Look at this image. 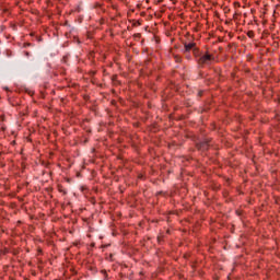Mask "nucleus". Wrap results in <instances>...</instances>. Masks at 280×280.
Returning <instances> with one entry per match:
<instances>
[{
    "instance_id": "obj_9",
    "label": "nucleus",
    "mask_w": 280,
    "mask_h": 280,
    "mask_svg": "<svg viewBox=\"0 0 280 280\" xmlns=\"http://www.w3.org/2000/svg\"><path fill=\"white\" fill-rule=\"evenodd\" d=\"M254 36H255L254 31H248V32H247V37H248V38L253 39Z\"/></svg>"
},
{
    "instance_id": "obj_4",
    "label": "nucleus",
    "mask_w": 280,
    "mask_h": 280,
    "mask_svg": "<svg viewBox=\"0 0 280 280\" xmlns=\"http://www.w3.org/2000/svg\"><path fill=\"white\" fill-rule=\"evenodd\" d=\"M110 81H113V85L114 86L121 85V82L118 80V75L117 74H113V77H110Z\"/></svg>"
},
{
    "instance_id": "obj_19",
    "label": "nucleus",
    "mask_w": 280,
    "mask_h": 280,
    "mask_svg": "<svg viewBox=\"0 0 280 280\" xmlns=\"http://www.w3.org/2000/svg\"><path fill=\"white\" fill-rule=\"evenodd\" d=\"M4 91H5V92H9L10 89H9L8 86H4Z\"/></svg>"
},
{
    "instance_id": "obj_7",
    "label": "nucleus",
    "mask_w": 280,
    "mask_h": 280,
    "mask_svg": "<svg viewBox=\"0 0 280 280\" xmlns=\"http://www.w3.org/2000/svg\"><path fill=\"white\" fill-rule=\"evenodd\" d=\"M173 59H174L175 62H177V63L183 62V57H180L179 55H173Z\"/></svg>"
},
{
    "instance_id": "obj_3",
    "label": "nucleus",
    "mask_w": 280,
    "mask_h": 280,
    "mask_svg": "<svg viewBox=\"0 0 280 280\" xmlns=\"http://www.w3.org/2000/svg\"><path fill=\"white\" fill-rule=\"evenodd\" d=\"M191 51V54L196 57H199V54H203V51L197 47V44L191 42V43H184V54H188Z\"/></svg>"
},
{
    "instance_id": "obj_18",
    "label": "nucleus",
    "mask_w": 280,
    "mask_h": 280,
    "mask_svg": "<svg viewBox=\"0 0 280 280\" xmlns=\"http://www.w3.org/2000/svg\"><path fill=\"white\" fill-rule=\"evenodd\" d=\"M24 56L30 57V52L28 51H24Z\"/></svg>"
},
{
    "instance_id": "obj_13",
    "label": "nucleus",
    "mask_w": 280,
    "mask_h": 280,
    "mask_svg": "<svg viewBox=\"0 0 280 280\" xmlns=\"http://www.w3.org/2000/svg\"><path fill=\"white\" fill-rule=\"evenodd\" d=\"M31 46H32V44H30V43H24V44H23V47H24V48H27V47H31Z\"/></svg>"
},
{
    "instance_id": "obj_5",
    "label": "nucleus",
    "mask_w": 280,
    "mask_h": 280,
    "mask_svg": "<svg viewBox=\"0 0 280 280\" xmlns=\"http://www.w3.org/2000/svg\"><path fill=\"white\" fill-rule=\"evenodd\" d=\"M57 191H59V194H62V196L67 195V190L65 189L63 185H61V184L57 185Z\"/></svg>"
},
{
    "instance_id": "obj_21",
    "label": "nucleus",
    "mask_w": 280,
    "mask_h": 280,
    "mask_svg": "<svg viewBox=\"0 0 280 280\" xmlns=\"http://www.w3.org/2000/svg\"><path fill=\"white\" fill-rule=\"evenodd\" d=\"M161 194H162V191L158 192V195H161Z\"/></svg>"
},
{
    "instance_id": "obj_14",
    "label": "nucleus",
    "mask_w": 280,
    "mask_h": 280,
    "mask_svg": "<svg viewBox=\"0 0 280 280\" xmlns=\"http://www.w3.org/2000/svg\"><path fill=\"white\" fill-rule=\"evenodd\" d=\"M89 74H91V77L96 75V71H90Z\"/></svg>"
},
{
    "instance_id": "obj_11",
    "label": "nucleus",
    "mask_w": 280,
    "mask_h": 280,
    "mask_svg": "<svg viewBox=\"0 0 280 280\" xmlns=\"http://www.w3.org/2000/svg\"><path fill=\"white\" fill-rule=\"evenodd\" d=\"M203 94H205V91L199 90V92H197V97L201 98Z\"/></svg>"
},
{
    "instance_id": "obj_20",
    "label": "nucleus",
    "mask_w": 280,
    "mask_h": 280,
    "mask_svg": "<svg viewBox=\"0 0 280 280\" xmlns=\"http://www.w3.org/2000/svg\"><path fill=\"white\" fill-rule=\"evenodd\" d=\"M102 247L105 248V247H107V246H106V245H103Z\"/></svg>"
},
{
    "instance_id": "obj_12",
    "label": "nucleus",
    "mask_w": 280,
    "mask_h": 280,
    "mask_svg": "<svg viewBox=\"0 0 280 280\" xmlns=\"http://www.w3.org/2000/svg\"><path fill=\"white\" fill-rule=\"evenodd\" d=\"M0 122H5V115L4 114L0 115Z\"/></svg>"
},
{
    "instance_id": "obj_15",
    "label": "nucleus",
    "mask_w": 280,
    "mask_h": 280,
    "mask_svg": "<svg viewBox=\"0 0 280 280\" xmlns=\"http://www.w3.org/2000/svg\"><path fill=\"white\" fill-rule=\"evenodd\" d=\"M135 37L140 38V37H141V34H140V33H137V34H135Z\"/></svg>"
},
{
    "instance_id": "obj_17",
    "label": "nucleus",
    "mask_w": 280,
    "mask_h": 280,
    "mask_svg": "<svg viewBox=\"0 0 280 280\" xmlns=\"http://www.w3.org/2000/svg\"><path fill=\"white\" fill-rule=\"evenodd\" d=\"M37 253L43 254V249H40V247L37 248Z\"/></svg>"
},
{
    "instance_id": "obj_8",
    "label": "nucleus",
    "mask_w": 280,
    "mask_h": 280,
    "mask_svg": "<svg viewBox=\"0 0 280 280\" xmlns=\"http://www.w3.org/2000/svg\"><path fill=\"white\" fill-rule=\"evenodd\" d=\"M101 273L103 275L104 280H109V275L107 273V270L103 269Z\"/></svg>"
},
{
    "instance_id": "obj_1",
    "label": "nucleus",
    "mask_w": 280,
    "mask_h": 280,
    "mask_svg": "<svg viewBox=\"0 0 280 280\" xmlns=\"http://www.w3.org/2000/svg\"><path fill=\"white\" fill-rule=\"evenodd\" d=\"M194 58L197 66L201 69L211 66L212 62L215 61V57L208 50L200 52L199 56L194 55Z\"/></svg>"
},
{
    "instance_id": "obj_10",
    "label": "nucleus",
    "mask_w": 280,
    "mask_h": 280,
    "mask_svg": "<svg viewBox=\"0 0 280 280\" xmlns=\"http://www.w3.org/2000/svg\"><path fill=\"white\" fill-rule=\"evenodd\" d=\"M156 241L159 243L163 242L164 241V235L163 234H160L158 237H156Z\"/></svg>"
},
{
    "instance_id": "obj_2",
    "label": "nucleus",
    "mask_w": 280,
    "mask_h": 280,
    "mask_svg": "<svg viewBox=\"0 0 280 280\" xmlns=\"http://www.w3.org/2000/svg\"><path fill=\"white\" fill-rule=\"evenodd\" d=\"M212 147V138H205L202 141L195 143V149L201 153H206Z\"/></svg>"
},
{
    "instance_id": "obj_16",
    "label": "nucleus",
    "mask_w": 280,
    "mask_h": 280,
    "mask_svg": "<svg viewBox=\"0 0 280 280\" xmlns=\"http://www.w3.org/2000/svg\"><path fill=\"white\" fill-rule=\"evenodd\" d=\"M11 145L15 147L16 145V141L15 140L11 141Z\"/></svg>"
},
{
    "instance_id": "obj_6",
    "label": "nucleus",
    "mask_w": 280,
    "mask_h": 280,
    "mask_svg": "<svg viewBox=\"0 0 280 280\" xmlns=\"http://www.w3.org/2000/svg\"><path fill=\"white\" fill-rule=\"evenodd\" d=\"M132 27H139L142 25V20H132Z\"/></svg>"
}]
</instances>
